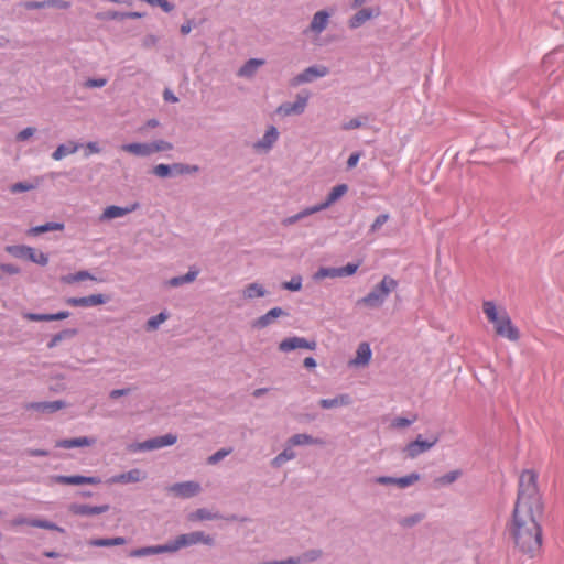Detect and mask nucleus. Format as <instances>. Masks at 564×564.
<instances>
[{
  "label": "nucleus",
  "mask_w": 564,
  "mask_h": 564,
  "mask_svg": "<svg viewBox=\"0 0 564 564\" xmlns=\"http://www.w3.org/2000/svg\"><path fill=\"white\" fill-rule=\"evenodd\" d=\"M543 512L513 510L510 533L517 547L529 556H534L542 546V528L539 523Z\"/></svg>",
  "instance_id": "f257e3e1"
},
{
  "label": "nucleus",
  "mask_w": 564,
  "mask_h": 564,
  "mask_svg": "<svg viewBox=\"0 0 564 564\" xmlns=\"http://www.w3.org/2000/svg\"><path fill=\"white\" fill-rule=\"evenodd\" d=\"M538 474L532 469H525L521 473L513 510L543 512L544 506L538 488Z\"/></svg>",
  "instance_id": "f03ea898"
},
{
  "label": "nucleus",
  "mask_w": 564,
  "mask_h": 564,
  "mask_svg": "<svg viewBox=\"0 0 564 564\" xmlns=\"http://www.w3.org/2000/svg\"><path fill=\"white\" fill-rule=\"evenodd\" d=\"M484 313L490 323L494 324L496 334L510 341H517L520 337L519 329L512 324L506 311L498 312L494 302L486 301L482 305Z\"/></svg>",
  "instance_id": "7ed1b4c3"
},
{
  "label": "nucleus",
  "mask_w": 564,
  "mask_h": 564,
  "mask_svg": "<svg viewBox=\"0 0 564 564\" xmlns=\"http://www.w3.org/2000/svg\"><path fill=\"white\" fill-rule=\"evenodd\" d=\"M397 288L398 281L390 275H384L382 280L377 285H375L366 296L357 301V305L378 308L383 305L390 293Z\"/></svg>",
  "instance_id": "20e7f679"
},
{
  "label": "nucleus",
  "mask_w": 564,
  "mask_h": 564,
  "mask_svg": "<svg viewBox=\"0 0 564 564\" xmlns=\"http://www.w3.org/2000/svg\"><path fill=\"white\" fill-rule=\"evenodd\" d=\"M171 541L173 553L180 551L183 547H188L203 543L206 545H214L215 540L212 535L205 534L203 531H194L185 534H181Z\"/></svg>",
  "instance_id": "39448f33"
},
{
  "label": "nucleus",
  "mask_w": 564,
  "mask_h": 564,
  "mask_svg": "<svg viewBox=\"0 0 564 564\" xmlns=\"http://www.w3.org/2000/svg\"><path fill=\"white\" fill-rule=\"evenodd\" d=\"M308 99H310L308 94L300 93L296 95L295 101H293V102L286 101V102L281 104L276 109V113L284 116V117H289V116H293V115H297V116L302 115L305 111V108L307 107Z\"/></svg>",
  "instance_id": "423d86ee"
},
{
  "label": "nucleus",
  "mask_w": 564,
  "mask_h": 564,
  "mask_svg": "<svg viewBox=\"0 0 564 564\" xmlns=\"http://www.w3.org/2000/svg\"><path fill=\"white\" fill-rule=\"evenodd\" d=\"M437 436H432L429 440H423L422 436L419 435L414 441L410 442L405 446L404 452L406 453L408 457L413 459L416 458L419 455L430 451L437 444Z\"/></svg>",
  "instance_id": "0eeeda50"
},
{
  "label": "nucleus",
  "mask_w": 564,
  "mask_h": 564,
  "mask_svg": "<svg viewBox=\"0 0 564 564\" xmlns=\"http://www.w3.org/2000/svg\"><path fill=\"white\" fill-rule=\"evenodd\" d=\"M317 347V344L315 340H308L304 337L299 336H292L284 338L279 344V350L282 352H290L295 349H307V350H315Z\"/></svg>",
  "instance_id": "6e6552de"
},
{
  "label": "nucleus",
  "mask_w": 564,
  "mask_h": 564,
  "mask_svg": "<svg viewBox=\"0 0 564 564\" xmlns=\"http://www.w3.org/2000/svg\"><path fill=\"white\" fill-rule=\"evenodd\" d=\"M167 490L177 497L187 499L198 495L202 490V487L197 481L188 480L183 482H175L170 486Z\"/></svg>",
  "instance_id": "1a4fd4ad"
},
{
  "label": "nucleus",
  "mask_w": 564,
  "mask_h": 564,
  "mask_svg": "<svg viewBox=\"0 0 564 564\" xmlns=\"http://www.w3.org/2000/svg\"><path fill=\"white\" fill-rule=\"evenodd\" d=\"M51 480L55 484L61 485H73V486H79V485H98L101 482L99 477H93V476H83V475H70V476H64V475H55L51 477Z\"/></svg>",
  "instance_id": "9d476101"
},
{
  "label": "nucleus",
  "mask_w": 564,
  "mask_h": 564,
  "mask_svg": "<svg viewBox=\"0 0 564 564\" xmlns=\"http://www.w3.org/2000/svg\"><path fill=\"white\" fill-rule=\"evenodd\" d=\"M108 302V297L102 294H91L82 297H68L66 303L74 307H91Z\"/></svg>",
  "instance_id": "9b49d317"
},
{
  "label": "nucleus",
  "mask_w": 564,
  "mask_h": 564,
  "mask_svg": "<svg viewBox=\"0 0 564 564\" xmlns=\"http://www.w3.org/2000/svg\"><path fill=\"white\" fill-rule=\"evenodd\" d=\"M328 74V68L325 66L313 65L305 68L302 73L294 78L295 84L311 83L316 78L324 77Z\"/></svg>",
  "instance_id": "f8f14e48"
},
{
  "label": "nucleus",
  "mask_w": 564,
  "mask_h": 564,
  "mask_svg": "<svg viewBox=\"0 0 564 564\" xmlns=\"http://www.w3.org/2000/svg\"><path fill=\"white\" fill-rule=\"evenodd\" d=\"M281 316H289V313L285 312L282 307H273L269 310L265 314L254 319L252 323V327L257 329L265 328L270 324H272L274 319Z\"/></svg>",
  "instance_id": "ddd939ff"
},
{
  "label": "nucleus",
  "mask_w": 564,
  "mask_h": 564,
  "mask_svg": "<svg viewBox=\"0 0 564 564\" xmlns=\"http://www.w3.org/2000/svg\"><path fill=\"white\" fill-rule=\"evenodd\" d=\"M162 553H173L170 540L164 544L150 545V546H143V547L135 549V550L131 551L130 556L131 557H143V556L156 555V554H162Z\"/></svg>",
  "instance_id": "4468645a"
},
{
  "label": "nucleus",
  "mask_w": 564,
  "mask_h": 564,
  "mask_svg": "<svg viewBox=\"0 0 564 564\" xmlns=\"http://www.w3.org/2000/svg\"><path fill=\"white\" fill-rule=\"evenodd\" d=\"M379 13V9L373 10L371 8H362L349 19L348 25L352 30L358 29L368 20L378 17Z\"/></svg>",
  "instance_id": "2eb2a0df"
},
{
  "label": "nucleus",
  "mask_w": 564,
  "mask_h": 564,
  "mask_svg": "<svg viewBox=\"0 0 564 564\" xmlns=\"http://www.w3.org/2000/svg\"><path fill=\"white\" fill-rule=\"evenodd\" d=\"M348 191V186L346 184H339L332 188L326 199L319 204L314 205V208L317 213L327 209L330 205L336 203L341 196H344Z\"/></svg>",
  "instance_id": "dca6fc26"
},
{
  "label": "nucleus",
  "mask_w": 564,
  "mask_h": 564,
  "mask_svg": "<svg viewBox=\"0 0 564 564\" xmlns=\"http://www.w3.org/2000/svg\"><path fill=\"white\" fill-rule=\"evenodd\" d=\"M278 129L274 126H270L265 133L263 134V137L253 144V148L257 151L268 152L272 149L273 144L278 141Z\"/></svg>",
  "instance_id": "f3484780"
},
{
  "label": "nucleus",
  "mask_w": 564,
  "mask_h": 564,
  "mask_svg": "<svg viewBox=\"0 0 564 564\" xmlns=\"http://www.w3.org/2000/svg\"><path fill=\"white\" fill-rule=\"evenodd\" d=\"M330 13L326 10H321L314 13L308 29L304 32H312L314 34H321L328 25Z\"/></svg>",
  "instance_id": "a211bd4d"
},
{
  "label": "nucleus",
  "mask_w": 564,
  "mask_h": 564,
  "mask_svg": "<svg viewBox=\"0 0 564 564\" xmlns=\"http://www.w3.org/2000/svg\"><path fill=\"white\" fill-rule=\"evenodd\" d=\"M66 406V402L62 400L55 401H42V402H31L26 405L28 410H34L41 413H55Z\"/></svg>",
  "instance_id": "6ab92c4d"
},
{
  "label": "nucleus",
  "mask_w": 564,
  "mask_h": 564,
  "mask_svg": "<svg viewBox=\"0 0 564 564\" xmlns=\"http://www.w3.org/2000/svg\"><path fill=\"white\" fill-rule=\"evenodd\" d=\"M68 509L73 514L76 516H96L107 512L109 510V505L88 506L72 503Z\"/></svg>",
  "instance_id": "aec40b11"
},
{
  "label": "nucleus",
  "mask_w": 564,
  "mask_h": 564,
  "mask_svg": "<svg viewBox=\"0 0 564 564\" xmlns=\"http://www.w3.org/2000/svg\"><path fill=\"white\" fill-rule=\"evenodd\" d=\"M139 205L137 203L132 204L129 207H120L116 205H110L106 207L100 216V220H108L118 217H123L132 212H134Z\"/></svg>",
  "instance_id": "412c9836"
},
{
  "label": "nucleus",
  "mask_w": 564,
  "mask_h": 564,
  "mask_svg": "<svg viewBox=\"0 0 564 564\" xmlns=\"http://www.w3.org/2000/svg\"><path fill=\"white\" fill-rule=\"evenodd\" d=\"M145 478V474L138 469L133 468L126 473H121L112 476L111 482L113 484H130V482H139Z\"/></svg>",
  "instance_id": "4be33fe9"
},
{
  "label": "nucleus",
  "mask_w": 564,
  "mask_h": 564,
  "mask_svg": "<svg viewBox=\"0 0 564 564\" xmlns=\"http://www.w3.org/2000/svg\"><path fill=\"white\" fill-rule=\"evenodd\" d=\"M121 150L124 152L131 153L135 156H140V158H147V156L152 155L151 142L126 143V144H122Z\"/></svg>",
  "instance_id": "5701e85b"
},
{
  "label": "nucleus",
  "mask_w": 564,
  "mask_h": 564,
  "mask_svg": "<svg viewBox=\"0 0 564 564\" xmlns=\"http://www.w3.org/2000/svg\"><path fill=\"white\" fill-rule=\"evenodd\" d=\"M264 63L265 61L262 58H250L238 69L237 75L242 78H251Z\"/></svg>",
  "instance_id": "b1692460"
},
{
  "label": "nucleus",
  "mask_w": 564,
  "mask_h": 564,
  "mask_svg": "<svg viewBox=\"0 0 564 564\" xmlns=\"http://www.w3.org/2000/svg\"><path fill=\"white\" fill-rule=\"evenodd\" d=\"M351 397L347 393L338 394L333 399H321L318 404L323 409H334L338 406H346L351 404Z\"/></svg>",
  "instance_id": "393cba45"
},
{
  "label": "nucleus",
  "mask_w": 564,
  "mask_h": 564,
  "mask_svg": "<svg viewBox=\"0 0 564 564\" xmlns=\"http://www.w3.org/2000/svg\"><path fill=\"white\" fill-rule=\"evenodd\" d=\"M371 356L372 351L370 345L368 343H361L359 344L356 351V357L350 361V365L365 366L369 364Z\"/></svg>",
  "instance_id": "a878e982"
},
{
  "label": "nucleus",
  "mask_w": 564,
  "mask_h": 564,
  "mask_svg": "<svg viewBox=\"0 0 564 564\" xmlns=\"http://www.w3.org/2000/svg\"><path fill=\"white\" fill-rule=\"evenodd\" d=\"M288 444L290 446H302V445H323L322 438L313 437L305 433H299L289 438Z\"/></svg>",
  "instance_id": "bb28decb"
},
{
  "label": "nucleus",
  "mask_w": 564,
  "mask_h": 564,
  "mask_svg": "<svg viewBox=\"0 0 564 564\" xmlns=\"http://www.w3.org/2000/svg\"><path fill=\"white\" fill-rule=\"evenodd\" d=\"M93 444H95V438L82 436V437H75V438L61 440L56 443V446L61 447V448H74V447L91 446Z\"/></svg>",
  "instance_id": "cd10ccee"
},
{
  "label": "nucleus",
  "mask_w": 564,
  "mask_h": 564,
  "mask_svg": "<svg viewBox=\"0 0 564 564\" xmlns=\"http://www.w3.org/2000/svg\"><path fill=\"white\" fill-rule=\"evenodd\" d=\"M82 147L80 143H77L75 141H68L67 143L59 144L55 151L52 153V158L55 161H59L64 159L65 156L73 154L79 150Z\"/></svg>",
  "instance_id": "c85d7f7f"
},
{
  "label": "nucleus",
  "mask_w": 564,
  "mask_h": 564,
  "mask_svg": "<svg viewBox=\"0 0 564 564\" xmlns=\"http://www.w3.org/2000/svg\"><path fill=\"white\" fill-rule=\"evenodd\" d=\"M199 274V270L192 267L189 268L188 272L184 275L173 276L170 280L166 281V285L172 288H177L186 283H192L196 280L197 275Z\"/></svg>",
  "instance_id": "c756f323"
},
{
  "label": "nucleus",
  "mask_w": 564,
  "mask_h": 564,
  "mask_svg": "<svg viewBox=\"0 0 564 564\" xmlns=\"http://www.w3.org/2000/svg\"><path fill=\"white\" fill-rule=\"evenodd\" d=\"M563 53H564L563 50L558 48V50H555V51L546 54L542 61L544 70L551 72V73L554 72L553 66L556 63H561L564 61Z\"/></svg>",
  "instance_id": "7c9ffc66"
},
{
  "label": "nucleus",
  "mask_w": 564,
  "mask_h": 564,
  "mask_svg": "<svg viewBox=\"0 0 564 564\" xmlns=\"http://www.w3.org/2000/svg\"><path fill=\"white\" fill-rule=\"evenodd\" d=\"M242 294L245 299L253 300L263 297L267 294V290L260 283L253 282L243 289Z\"/></svg>",
  "instance_id": "2f4dec72"
},
{
  "label": "nucleus",
  "mask_w": 564,
  "mask_h": 564,
  "mask_svg": "<svg viewBox=\"0 0 564 564\" xmlns=\"http://www.w3.org/2000/svg\"><path fill=\"white\" fill-rule=\"evenodd\" d=\"M293 446H290L288 444V446L280 453L278 454L271 462V465L272 467L274 468H280L284 463L289 462V460H292L295 458L296 454L295 452L292 449Z\"/></svg>",
  "instance_id": "473e14b6"
},
{
  "label": "nucleus",
  "mask_w": 564,
  "mask_h": 564,
  "mask_svg": "<svg viewBox=\"0 0 564 564\" xmlns=\"http://www.w3.org/2000/svg\"><path fill=\"white\" fill-rule=\"evenodd\" d=\"M163 445H162V442L161 440H159V436L156 437H153V438H149L144 442H140V443H135L131 446V449L137 452H147V451H153V449H159V448H162Z\"/></svg>",
  "instance_id": "72a5a7b5"
},
{
  "label": "nucleus",
  "mask_w": 564,
  "mask_h": 564,
  "mask_svg": "<svg viewBox=\"0 0 564 564\" xmlns=\"http://www.w3.org/2000/svg\"><path fill=\"white\" fill-rule=\"evenodd\" d=\"M315 213H317V212L315 210L314 206L306 207V208L302 209L301 212H299L297 214L284 218L282 220V225L284 227H289V226L294 225L295 223H297Z\"/></svg>",
  "instance_id": "f704fd0d"
},
{
  "label": "nucleus",
  "mask_w": 564,
  "mask_h": 564,
  "mask_svg": "<svg viewBox=\"0 0 564 564\" xmlns=\"http://www.w3.org/2000/svg\"><path fill=\"white\" fill-rule=\"evenodd\" d=\"M63 229H64V224L63 223L48 221L46 224L32 227L29 230V234L33 235V236H36V235L44 234V232H47V231L63 230Z\"/></svg>",
  "instance_id": "c9c22d12"
},
{
  "label": "nucleus",
  "mask_w": 564,
  "mask_h": 564,
  "mask_svg": "<svg viewBox=\"0 0 564 564\" xmlns=\"http://www.w3.org/2000/svg\"><path fill=\"white\" fill-rule=\"evenodd\" d=\"M124 543H126V539L122 536L100 538V539H94V540L89 541L90 545L98 546V547L123 545Z\"/></svg>",
  "instance_id": "e433bc0d"
},
{
  "label": "nucleus",
  "mask_w": 564,
  "mask_h": 564,
  "mask_svg": "<svg viewBox=\"0 0 564 564\" xmlns=\"http://www.w3.org/2000/svg\"><path fill=\"white\" fill-rule=\"evenodd\" d=\"M172 176L183 175V174H193L199 171L198 165H189L184 163H173L170 165Z\"/></svg>",
  "instance_id": "4c0bfd02"
},
{
  "label": "nucleus",
  "mask_w": 564,
  "mask_h": 564,
  "mask_svg": "<svg viewBox=\"0 0 564 564\" xmlns=\"http://www.w3.org/2000/svg\"><path fill=\"white\" fill-rule=\"evenodd\" d=\"M77 334L76 329H63L62 332L55 334L50 341L47 343V348L52 349L56 347L61 341L72 338Z\"/></svg>",
  "instance_id": "58836bf2"
},
{
  "label": "nucleus",
  "mask_w": 564,
  "mask_h": 564,
  "mask_svg": "<svg viewBox=\"0 0 564 564\" xmlns=\"http://www.w3.org/2000/svg\"><path fill=\"white\" fill-rule=\"evenodd\" d=\"M30 248L25 245H11L6 247V251L17 259H26Z\"/></svg>",
  "instance_id": "ea45409f"
},
{
  "label": "nucleus",
  "mask_w": 564,
  "mask_h": 564,
  "mask_svg": "<svg viewBox=\"0 0 564 564\" xmlns=\"http://www.w3.org/2000/svg\"><path fill=\"white\" fill-rule=\"evenodd\" d=\"M462 476V470L455 469L449 473H446L435 479V484L438 486H448L455 482Z\"/></svg>",
  "instance_id": "a19ab883"
},
{
  "label": "nucleus",
  "mask_w": 564,
  "mask_h": 564,
  "mask_svg": "<svg viewBox=\"0 0 564 564\" xmlns=\"http://www.w3.org/2000/svg\"><path fill=\"white\" fill-rule=\"evenodd\" d=\"M26 260L40 264L42 267L48 263V257L42 251H36L34 248H30Z\"/></svg>",
  "instance_id": "79ce46f5"
},
{
  "label": "nucleus",
  "mask_w": 564,
  "mask_h": 564,
  "mask_svg": "<svg viewBox=\"0 0 564 564\" xmlns=\"http://www.w3.org/2000/svg\"><path fill=\"white\" fill-rule=\"evenodd\" d=\"M107 15L111 20L123 21L126 19H140L144 15V13L109 11Z\"/></svg>",
  "instance_id": "37998d69"
},
{
  "label": "nucleus",
  "mask_w": 564,
  "mask_h": 564,
  "mask_svg": "<svg viewBox=\"0 0 564 564\" xmlns=\"http://www.w3.org/2000/svg\"><path fill=\"white\" fill-rule=\"evenodd\" d=\"M425 518L424 513H414L408 517H403L399 520V524L403 528H412L420 523Z\"/></svg>",
  "instance_id": "c03bdc74"
},
{
  "label": "nucleus",
  "mask_w": 564,
  "mask_h": 564,
  "mask_svg": "<svg viewBox=\"0 0 564 564\" xmlns=\"http://www.w3.org/2000/svg\"><path fill=\"white\" fill-rule=\"evenodd\" d=\"M84 280L97 281V279L95 276H93L89 271H86V270H82L76 273L68 274L67 276L64 278V281L66 283H74V282L84 281Z\"/></svg>",
  "instance_id": "a18cd8bd"
},
{
  "label": "nucleus",
  "mask_w": 564,
  "mask_h": 564,
  "mask_svg": "<svg viewBox=\"0 0 564 564\" xmlns=\"http://www.w3.org/2000/svg\"><path fill=\"white\" fill-rule=\"evenodd\" d=\"M419 479H420V474L411 473L403 477H395V486H398L400 488H406V487L412 486Z\"/></svg>",
  "instance_id": "49530a36"
},
{
  "label": "nucleus",
  "mask_w": 564,
  "mask_h": 564,
  "mask_svg": "<svg viewBox=\"0 0 564 564\" xmlns=\"http://www.w3.org/2000/svg\"><path fill=\"white\" fill-rule=\"evenodd\" d=\"M325 278H339L338 268L322 267L314 273V279L317 281Z\"/></svg>",
  "instance_id": "de8ad7c7"
},
{
  "label": "nucleus",
  "mask_w": 564,
  "mask_h": 564,
  "mask_svg": "<svg viewBox=\"0 0 564 564\" xmlns=\"http://www.w3.org/2000/svg\"><path fill=\"white\" fill-rule=\"evenodd\" d=\"M169 318V314L166 312H160L158 315L152 316L147 322V329L154 330L159 328V326L164 323Z\"/></svg>",
  "instance_id": "09e8293b"
},
{
  "label": "nucleus",
  "mask_w": 564,
  "mask_h": 564,
  "mask_svg": "<svg viewBox=\"0 0 564 564\" xmlns=\"http://www.w3.org/2000/svg\"><path fill=\"white\" fill-rule=\"evenodd\" d=\"M303 279L301 275H293L290 281L283 282L282 288L288 291L296 292L302 289Z\"/></svg>",
  "instance_id": "8fccbe9b"
},
{
  "label": "nucleus",
  "mask_w": 564,
  "mask_h": 564,
  "mask_svg": "<svg viewBox=\"0 0 564 564\" xmlns=\"http://www.w3.org/2000/svg\"><path fill=\"white\" fill-rule=\"evenodd\" d=\"M194 518L203 521V520L221 519L223 517L218 513H214V512L209 511L208 509L200 508L195 511Z\"/></svg>",
  "instance_id": "3c124183"
},
{
  "label": "nucleus",
  "mask_w": 564,
  "mask_h": 564,
  "mask_svg": "<svg viewBox=\"0 0 564 564\" xmlns=\"http://www.w3.org/2000/svg\"><path fill=\"white\" fill-rule=\"evenodd\" d=\"M31 525L32 527H35V528H40V529H46V530H52V531H59V532H63L64 530L62 528H59L57 524H55L54 522H51L48 520H40V519H36V520H33L31 522Z\"/></svg>",
  "instance_id": "603ef678"
},
{
  "label": "nucleus",
  "mask_w": 564,
  "mask_h": 564,
  "mask_svg": "<svg viewBox=\"0 0 564 564\" xmlns=\"http://www.w3.org/2000/svg\"><path fill=\"white\" fill-rule=\"evenodd\" d=\"M232 452V448H220L207 458L209 465H216L221 459L227 457Z\"/></svg>",
  "instance_id": "864d4df0"
},
{
  "label": "nucleus",
  "mask_w": 564,
  "mask_h": 564,
  "mask_svg": "<svg viewBox=\"0 0 564 564\" xmlns=\"http://www.w3.org/2000/svg\"><path fill=\"white\" fill-rule=\"evenodd\" d=\"M365 120H367V117L354 118V119H351L349 121L344 122L341 124V129L346 130V131H349V130L361 128L364 126V123H365Z\"/></svg>",
  "instance_id": "5fc2aeb1"
},
{
  "label": "nucleus",
  "mask_w": 564,
  "mask_h": 564,
  "mask_svg": "<svg viewBox=\"0 0 564 564\" xmlns=\"http://www.w3.org/2000/svg\"><path fill=\"white\" fill-rule=\"evenodd\" d=\"M152 154L160 151H169L173 149V144L164 140H155L151 142Z\"/></svg>",
  "instance_id": "6e6d98bb"
},
{
  "label": "nucleus",
  "mask_w": 564,
  "mask_h": 564,
  "mask_svg": "<svg viewBox=\"0 0 564 564\" xmlns=\"http://www.w3.org/2000/svg\"><path fill=\"white\" fill-rule=\"evenodd\" d=\"M34 188H35V185L32 183L18 182V183H14L11 185L10 191H11V193L15 194V193L28 192V191H31Z\"/></svg>",
  "instance_id": "4d7b16f0"
},
{
  "label": "nucleus",
  "mask_w": 564,
  "mask_h": 564,
  "mask_svg": "<svg viewBox=\"0 0 564 564\" xmlns=\"http://www.w3.org/2000/svg\"><path fill=\"white\" fill-rule=\"evenodd\" d=\"M323 555L322 550L319 549H313L308 550L305 553H303L302 558H300L303 562H314L321 558Z\"/></svg>",
  "instance_id": "13d9d810"
},
{
  "label": "nucleus",
  "mask_w": 564,
  "mask_h": 564,
  "mask_svg": "<svg viewBox=\"0 0 564 564\" xmlns=\"http://www.w3.org/2000/svg\"><path fill=\"white\" fill-rule=\"evenodd\" d=\"M389 214H380L370 226V232H377L388 220Z\"/></svg>",
  "instance_id": "bf43d9fd"
},
{
  "label": "nucleus",
  "mask_w": 564,
  "mask_h": 564,
  "mask_svg": "<svg viewBox=\"0 0 564 564\" xmlns=\"http://www.w3.org/2000/svg\"><path fill=\"white\" fill-rule=\"evenodd\" d=\"M358 268V263H347L346 265L338 268L339 278L354 275Z\"/></svg>",
  "instance_id": "052dcab7"
},
{
  "label": "nucleus",
  "mask_w": 564,
  "mask_h": 564,
  "mask_svg": "<svg viewBox=\"0 0 564 564\" xmlns=\"http://www.w3.org/2000/svg\"><path fill=\"white\" fill-rule=\"evenodd\" d=\"M153 174L163 178L172 176L170 165L163 163L158 164L153 167Z\"/></svg>",
  "instance_id": "680f3d73"
},
{
  "label": "nucleus",
  "mask_w": 564,
  "mask_h": 564,
  "mask_svg": "<svg viewBox=\"0 0 564 564\" xmlns=\"http://www.w3.org/2000/svg\"><path fill=\"white\" fill-rule=\"evenodd\" d=\"M25 318L31 322H52L51 314L28 313Z\"/></svg>",
  "instance_id": "e2e57ef3"
},
{
  "label": "nucleus",
  "mask_w": 564,
  "mask_h": 564,
  "mask_svg": "<svg viewBox=\"0 0 564 564\" xmlns=\"http://www.w3.org/2000/svg\"><path fill=\"white\" fill-rule=\"evenodd\" d=\"M414 421H415V417L406 419V417L399 416L392 421V426L397 427V429H404V427L410 426Z\"/></svg>",
  "instance_id": "0e129e2a"
},
{
  "label": "nucleus",
  "mask_w": 564,
  "mask_h": 564,
  "mask_svg": "<svg viewBox=\"0 0 564 564\" xmlns=\"http://www.w3.org/2000/svg\"><path fill=\"white\" fill-rule=\"evenodd\" d=\"M35 131L36 129L33 127L24 128L17 134L15 140L19 142L25 141L29 138H31L35 133Z\"/></svg>",
  "instance_id": "69168bd1"
},
{
  "label": "nucleus",
  "mask_w": 564,
  "mask_h": 564,
  "mask_svg": "<svg viewBox=\"0 0 564 564\" xmlns=\"http://www.w3.org/2000/svg\"><path fill=\"white\" fill-rule=\"evenodd\" d=\"M47 8L69 9L72 3L66 0H46Z\"/></svg>",
  "instance_id": "338daca9"
},
{
  "label": "nucleus",
  "mask_w": 564,
  "mask_h": 564,
  "mask_svg": "<svg viewBox=\"0 0 564 564\" xmlns=\"http://www.w3.org/2000/svg\"><path fill=\"white\" fill-rule=\"evenodd\" d=\"M159 42V37L154 34H148L142 41V46L145 48L154 47Z\"/></svg>",
  "instance_id": "774afa93"
}]
</instances>
